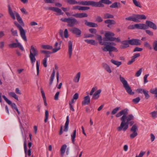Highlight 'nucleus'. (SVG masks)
<instances>
[{
	"instance_id": "nucleus-15",
	"label": "nucleus",
	"mask_w": 157,
	"mask_h": 157,
	"mask_svg": "<svg viewBox=\"0 0 157 157\" xmlns=\"http://www.w3.org/2000/svg\"><path fill=\"white\" fill-rule=\"evenodd\" d=\"M46 9L55 11L58 13H59V15H62L63 13L60 9L55 7H47Z\"/></svg>"
},
{
	"instance_id": "nucleus-46",
	"label": "nucleus",
	"mask_w": 157,
	"mask_h": 157,
	"mask_svg": "<svg viewBox=\"0 0 157 157\" xmlns=\"http://www.w3.org/2000/svg\"><path fill=\"white\" fill-rule=\"evenodd\" d=\"M121 43L126 46L129 45V44L131 45L130 40L123 41Z\"/></svg>"
},
{
	"instance_id": "nucleus-23",
	"label": "nucleus",
	"mask_w": 157,
	"mask_h": 157,
	"mask_svg": "<svg viewBox=\"0 0 157 157\" xmlns=\"http://www.w3.org/2000/svg\"><path fill=\"white\" fill-rule=\"evenodd\" d=\"M93 1H85L78 2V4L85 6L92 5Z\"/></svg>"
},
{
	"instance_id": "nucleus-28",
	"label": "nucleus",
	"mask_w": 157,
	"mask_h": 157,
	"mask_svg": "<svg viewBox=\"0 0 157 157\" xmlns=\"http://www.w3.org/2000/svg\"><path fill=\"white\" fill-rule=\"evenodd\" d=\"M69 116H68L66 117V121L64 126V132H67L68 130V126L69 125Z\"/></svg>"
},
{
	"instance_id": "nucleus-29",
	"label": "nucleus",
	"mask_w": 157,
	"mask_h": 157,
	"mask_svg": "<svg viewBox=\"0 0 157 157\" xmlns=\"http://www.w3.org/2000/svg\"><path fill=\"white\" fill-rule=\"evenodd\" d=\"M55 71L54 70H53L52 71V74L51 75L50 78V82L49 83V85L50 86L52 85V83L53 80L54 78L55 75Z\"/></svg>"
},
{
	"instance_id": "nucleus-38",
	"label": "nucleus",
	"mask_w": 157,
	"mask_h": 157,
	"mask_svg": "<svg viewBox=\"0 0 157 157\" xmlns=\"http://www.w3.org/2000/svg\"><path fill=\"white\" fill-rule=\"evenodd\" d=\"M113 17L114 16L113 15L109 13H105L103 15V17L105 19L112 18H113Z\"/></svg>"
},
{
	"instance_id": "nucleus-62",
	"label": "nucleus",
	"mask_w": 157,
	"mask_h": 157,
	"mask_svg": "<svg viewBox=\"0 0 157 157\" xmlns=\"http://www.w3.org/2000/svg\"><path fill=\"white\" fill-rule=\"evenodd\" d=\"M142 72V68H141L136 72L135 74V76L137 77H139L140 75Z\"/></svg>"
},
{
	"instance_id": "nucleus-56",
	"label": "nucleus",
	"mask_w": 157,
	"mask_h": 157,
	"mask_svg": "<svg viewBox=\"0 0 157 157\" xmlns=\"http://www.w3.org/2000/svg\"><path fill=\"white\" fill-rule=\"evenodd\" d=\"M142 48H140L138 47H136L133 50V52H141L143 50Z\"/></svg>"
},
{
	"instance_id": "nucleus-34",
	"label": "nucleus",
	"mask_w": 157,
	"mask_h": 157,
	"mask_svg": "<svg viewBox=\"0 0 157 157\" xmlns=\"http://www.w3.org/2000/svg\"><path fill=\"white\" fill-rule=\"evenodd\" d=\"M76 136V130H75L73 134L71 135L72 142L73 144H75V139Z\"/></svg>"
},
{
	"instance_id": "nucleus-14",
	"label": "nucleus",
	"mask_w": 157,
	"mask_h": 157,
	"mask_svg": "<svg viewBox=\"0 0 157 157\" xmlns=\"http://www.w3.org/2000/svg\"><path fill=\"white\" fill-rule=\"evenodd\" d=\"M68 53L69 55V58H71L72 53V42L70 40L68 43Z\"/></svg>"
},
{
	"instance_id": "nucleus-45",
	"label": "nucleus",
	"mask_w": 157,
	"mask_h": 157,
	"mask_svg": "<svg viewBox=\"0 0 157 157\" xmlns=\"http://www.w3.org/2000/svg\"><path fill=\"white\" fill-rule=\"evenodd\" d=\"M132 0L133 3L136 6L138 7H139L140 8L142 7V6L141 5V4L139 2L137 1L136 0Z\"/></svg>"
},
{
	"instance_id": "nucleus-9",
	"label": "nucleus",
	"mask_w": 157,
	"mask_h": 157,
	"mask_svg": "<svg viewBox=\"0 0 157 157\" xmlns=\"http://www.w3.org/2000/svg\"><path fill=\"white\" fill-rule=\"evenodd\" d=\"M71 31L72 33L76 35L78 37H80L81 36L82 31L77 28L73 27L71 29Z\"/></svg>"
},
{
	"instance_id": "nucleus-25",
	"label": "nucleus",
	"mask_w": 157,
	"mask_h": 157,
	"mask_svg": "<svg viewBox=\"0 0 157 157\" xmlns=\"http://www.w3.org/2000/svg\"><path fill=\"white\" fill-rule=\"evenodd\" d=\"M103 67L106 71L109 73H110L112 72V71L110 69V67L106 63H103L102 64Z\"/></svg>"
},
{
	"instance_id": "nucleus-7",
	"label": "nucleus",
	"mask_w": 157,
	"mask_h": 157,
	"mask_svg": "<svg viewBox=\"0 0 157 157\" xmlns=\"http://www.w3.org/2000/svg\"><path fill=\"white\" fill-rule=\"evenodd\" d=\"M102 50L104 52H109L110 55L112 57H114V55L111 52H117L118 50L115 47H111L107 46L106 47L101 48Z\"/></svg>"
},
{
	"instance_id": "nucleus-20",
	"label": "nucleus",
	"mask_w": 157,
	"mask_h": 157,
	"mask_svg": "<svg viewBox=\"0 0 157 157\" xmlns=\"http://www.w3.org/2000/svg\"><path fill=\"white\" fill-rule=\"evenodd\" d=\"M85 25L91 27H97L98 26V25L97 24L92 22H88L87 20L85 21Z\"/></svg>"
},
{
	"instance_id": "nucleus-33",
	"label": "nucleus",
	"mask_w": 157,
	"mask_h": 157,
	"mask_svg": "<svg viewBox=\"0 0 157 157\" xmlns=\"http://www.w3.org/2000/svg\"><path fill=\"white\" fill-rule=\"evenodd\" d=\"M80 77V72H78L75 75V78L73 79V81L75 82H78Z\"/></svg>"
},
{
	"instance_id": "nucleus-41",
	"label": "nucleus",
	"mask_w": 157,
	"mask_h": 157,
	"mask_svg": "<svg viewBox=\"0 0 157 157\" xmlns=\"http://www.w3.org/2000/svg\"><path fill=\"white\" fill-rule=\"evenodd\" d=\"M67 3L70 5H74L75 4H78V2H77L75 0H67Z\"/></svg>"
},
{
	"instance_id": "nucleus-61",
	"label": "nucleus",
	"mask_w": 157,
	"mask_h": 157,
	"mask_svg": "<svg viewBox=\"0 0 157 157\" xmlns=\"http://www.w3.org/2000/svg\"><path fill=\"white\" fill-rule=\"evenodd\" d=\"M89 32L91 33H94L96 34L97 32L96 29L93 28L90 29H89Z\"/></svg>"
},
{
	"instance_id": "nucleus-32",
	"label": "nucleus",
	"mask_w": 157,
	"mask_h": 157,
	"mask_svg": "<svg viewBox=\"0 0 157 157\" xmlns=\"http://www.w3.org/2000/svg\"><path fill=\"white\" fill-rule=\"evenodd\" d=\"M120 7V3L117 2L113 3L112 5L110 6V7L111 8H118Z\"/></svg>"
},
{
	"instance_id": "nucleus-50",
	"label": "nucleus",
	"mask_w": 157,
	"mask_h": 157,
	"mask_svg": "<svg viewBox=\"0 0 157 157\" xmlns=\"http://www.w3.org/2000/svg\"><path fill=\"white\" fill-rule=\"evenodd\" d=\"M48 112L47 110L45 111V118L44 120L45 122H47L48 117Z\"/></svg>"
},
{
	"instance_id": "nucleus-51",
	"label": "nucleus",
	"mask_w": 157,
	"mask_h": 157,
	"mask_svg": "<svg viewBox=\"0 0 157 157\" xmlns=\"http://www.w3.org/2000/svg\"><path fill=\"white\" fill-rule=\"evenodd\" d=\"M140 98L138 97L135 98L133 99L132 100V101L135 104H137L140 101Z\"/></svg>"
},
{
	"instance_id": "nucleus-6",
	"label": "nucleus",
	"mask_w": 157,
	"mask_h": 157,
	"mask_svg": "<svg viewBox=\"0 0 157 157\" xmlns=\"http://www.w3.org/2000/svg\"><path fill=\"white\" fill-rule=\"evenodd\" d=\"M15 25L18 28L20 33V34L22 38L25 41H27V39L26 36V32L24 29L21 27V25H20L16 21L14 22Z\"/></svg>"
},
{
	"instance_id": "nucleus-21",
	"label": "nucleus",
	"mask_w": 157,
	"mask_h": 157,
	"mask_svg": "<svg viewBox=\"0 0 157 157\" xmlns=\"http://www.w3.org/2000/svg\"><path fill=\"white\" fill-rule=\"evenodd\" d=\"M90 102V99L89 95H87L84 98V101L82 102V105H88Z\"/></svg>"
},
{
	"instance_id": "nucleus-36",
	"label": "nucleus",
	"mask_w": 157,
	"mask_h": 157,
	"mask_svg": "<svg viewBox=\"0 0 157 157\" xmlns=\"http://www.w3.org/2000/svg\"><path fill=\"white\" fill-rule=\"evenodd\" d=\"M105 24L109 25H114L116 24L115 21L114 20L108 19L105 21Z\"/></svg>"
},
{
	"instance_id": "nucleus-52",
	"label": "nucleus",
	"mask_w": 157,
	"mask_h": 157,
	"mask_svg": "<svg viewBox=\"0 0 157 157\" xmlns=\"http://www.w3.org/2000/svg\"><path fill=\"white\" fill-rule=\"evenodd\" d=\"M153 46L154 49L157 51V40H155L153 44Z\"/></svg>"
},
{
	"instance_id": "nucleus-4",
	"label": "nucleus",
	"mask_w": 157,
	"mask_h": 157,
	"mask_svg": "<svg viewBox=\"0 0 157 157\" xmlns=\"http://www.w3.org/2000/svg\"><path fill=\"white\" fill-rule=\"evenodd\" d=\"M120 79L123 85V87L124 88L127 93L130 95L134 94V92L132 91L127 81L124 78L122 77L121 75H120Z\"/></svg>"
},
{
	"instance_id": "nucleus-11",
	"label": "nucleus",
	"mask_w": 157,
	"mask_h": 157,
	"mask_svg": "<svg viewBox=\"0 0 157 157\" xmlns=\"http://www.w3.org/2000/svg\"><path fill=\"white\" fill-rule=\"evenodd\" d=\"M141 42L140 40L138 39H133L130 40L131 45H140Z\"/></svg>"
},
{
	"instance_id": "nucleus-53",
	"label": "nucleus",
	"mask_w": 157,
	"mask_h": 157,
	"mask_svg": "<svg viewBox=\"0 0 157 157\" xmlns=\"http://www.w3.org/2000/svg\"><path fill=\"white\" fill-rule=\"evenodd\" d=\"M95 20L96 21L98 22H101L103 21L102 18L99 16H98L97 17Z\"/></svg>"
},
{
	"instance_id": "nucleus-47",
	"label": "nucleus",
	"mask_w": 157,
	"mask_h": 157,
	"mask_svg": "<svg viewBox=\"0 0 157 157\" xmlns=\"http://www.w3.org/2000/svg\"><path fill=\"white\" fill-rule=\"evenodd\" d=\"M153 118H155L157 117V111H154L150 113Z\"/></svg>"
},
{
	"instance_id": "nucleus-1",
	"label": "nucleus",
	"mask_w": 157,
	"mask_h": 157,
	"mask_svg": "<svg viewBox=\"0 0 157 157\" xmlns=\"http://www.w3.org/2000/svg\"><path fill=\"white\" fill-rule=\"evenodd\" d=\"M128 111V109L126 108L121 110L116 114V117H117L122 116L120 118V120L121 121L120 125L117 128V130L119 132L121 130L125 132L128 128L129 125L131 126L132 125L130 129V131L133 133L130 135V137L131 138L133 139L138 135L137 131L138 128L136 124L133 125L135 123L133 121L134 119V116L132 114L127 115Z\"/></svg>"
},
{
	"instance_id": "nucleus-31",
	"label": "nucleus",
	"mask_w": 157,
	"mask_h": 157,
	"mask_svg": "<svg viewBox=\"0 0 157 157\" xmlns=\"http://www.w3.org/2000/svg\"><path fill=\"white\" fill-rule=\"evenodd\" d=\"M67 147V146L66 144L63 145L60 149V153L61 156L63 157L65 151V150Z\"/></svg>"
},
{
	"instance_id": "nucleus-37",
	"label": "nucleus",
	"mask_w": 157,
	"mask_h": 157,
	"mask_svg": "<svg viewBox=\"0 0 157 157\" xmlns=\"http://www.w3.org/2000/svg\"><path fill=\"white\" fill-rule=\"evenodd\" d=\"M104 46V47H106L107 46H109L111 47H114L112 46H115L116 44L113 42H105Z\"/></svg>"
},
{
	"instance_id": "nucleus-2",
	"label": "nucleus",
	"mask_w": 157,
	"mask_h": 157,
	"mask_svg": "<svg viewBox=\"0 0 157 157\" xmlns=\"http://www.w3.org/2000/svg\"><path fill=\"white\" fill-rule=\"evenodd\" d=\"M8 7L9 13L12 18L13 20H15V15L17 19L20 24L22 26H24V22L20 16L17 12L15 11H14V12H13L10 5H8Z\"/></svg>"
},
{
	"instance_id": "nucleus-39",
	"label": "nucleus",
	"mask_w": 157,
	"mask_h": 157,
	"mask_svg": "<svg viewBox=\"0 0 157 157\" xmlns=\"http://www.w3.org/2000/svg\"><path fill=\"white\" fill-rule=\"evenodd\" d=\"M111 62L113 64L117 65V67H119L121 64V62L117 61L113 59L111 60Z\"/></svg>"
},
{
	"instance_id": "nucleus-8",
	"label": "nucleus",
	"mask_w": 157,
	"mask_h": 157,
	"mask_svg": "<svg viewBox=\"0 0 157 157\" xmlns=\"http://www.w3.org/2000/svg\"><path fill=\"white\" fill-rule=\"evenodd\" d=\"M9 47L11 48H15L18 47L20 50L23 51L24 48L20 43H13L9 45Z\"/></svg>"
},
{
	"instance_id": "nucleus-27",
	"label": "nucleus",
	"mask_w": 157,
	"mask_h": 157,
	"mask_svg": "<svg viewBox=\"0 0 157 157\" xmlns=\"http://www.w3.org/2000/svg\"><path fill=\"white\" fill-rule=\"evenodd\" d=\"M136 19H137L136 22L139 21V20L146 19V17L144 15H136Z\"/></svg>"
},
{
	"instance_id": "nucleus-19",
	"label": "nucleus",
	"mask_w": 157,
	"mask_h": 157,
	"mask_svg": "<svg viewBox=\"0 0 157 157\" xmlns=\"http://www.w3.org/2000/svg\"><path fill=\"white\" fill-rule=\"evenodd\" d=\"M140 56V53H136L135 54L134 56H132L131 59L127 63V64L128 65L131 64L135 61L136 58L139 57Z\"/></svg>"
},
{
	"instance_id": "nucleus-64",
	"label": "nucleus",
	"mask_w": 157,
	"mask_h": 157,
	"mask_svg": "<svg viewBox=\"0 0 157 157\" xmlns=\"http://www.w3.org/2000/svg\"><path fill=\"white\" fill-rule=\"evenodd\" d=\"M47 59L46 58H44L43 61V64L45 67H47Z\"/></svg>"
},
{
	"instance_id": "nucleus-58",
	"label": "nucleus",
	"mask_w": 157,
	"mask_h": 157,
	"mask_svg": "<svg viewBox=\"0 0 157 157\" xmlns=\"http://www.w3.org/2000/svg\"><path fill=\"white\" fill-rule=\"evenodd\" d=\"M103 3L109 5L112 3L109 0H101Z\"/></svg>"
},
{
	"instance_id": "nucleus-30",
	"label": "nucleus",
	"mask_w": 157,
	"mask_h": 157,
	"mask_svg": "<svg viewBox=\"0 0 157 157\" xmlns=\"http://www.w3.org/2000/svg\"><path fill=\"white\" fill-rule=\"evenodd\" d=\"M125 20L127 21H132L134 22H136L137 19H136V15L134 16H130L125 18Z\"/></svg>"
},
{
	"instance_id": "nucleus-42",
	"label": "nucleus",
	"mask_w": 157,
	"mask_h": 157,
	"mask_svg": "<svg viewBox=\"0 0 157 157\" xmlns=\"http://www.w3.org/2000/svg\"><path fill=\"white\" fill-rule=\"evenodd\" d=\"M42 48L44 49H46L48 50H50L53 49V47L49 45H42L41 46Z\"/></svg>"
},
{
	"instance_id": "nucleus-59",
	"label": "nucleus",
	"mask_w": 157,
	"mask_h": 157,
	"mask_svg": "<svg viewBox=\"0 0 157 157\" xmlns=\"http://www.w3.org/2000/svg\"><path fill=\"white\" fill-rule=\"evenodd\" d=\"M145 154V151H140L139 155H136L135 157H142Z\"/></svg>"
},
{
	"instance_id": "nucleus-60",
	"label": "nucleus",
	"mask_w": 157,
	"mask_h": 157,
	"mask_svg": "<svg viewBox=\"0 0 157 157\" xmlns=\"http://www.w3.org/2000/svg\"><path fill=\"white\" fill-rule=\"evenodd\" d=\"M144 46L149 48L151 50L152 49V47L150 44L147 42H146L144 43Z\"/></svg>"
},
{
	"instance_id": "nucleus-40",
	"label": "nucleus",
	"mask_w": 157,
	"mask_h": 157,
	"mask_svg": "<svg viewBox=\"0 0 157 157\" xmlns=\"http://www.w3.org/2000/svg\"><path fill=\"white\" fill-rule=\"evenodd\" d=\"M11 34L14 36H18V32L17 30H14L13 28H12L11 29Z\"/></svg>"
},
{
	"instance_id": "nucleus-24",
	"label": "nucleus",
	"mask_w": 157,
	"mask_h": 157,
	"mask_svg": "<svg viewBox=\"0 0 157 157\" xmlns=\"http://www.w3.org/2000/svg\"><path fill=\"white\" fill-rule=\"evenodd\" d=\"M84 41L88 44H90L92 45H98V42L94 40L86 39Z\"/></svg>"
},
{
	"instance_id": "nucleus-10",
	"label": "nucleus",
	"mask_w": 157,
	"mask_h": 157,
	"mask_svg": "<svg viewBox=\"0 0 157 157\" xmlns=\"http://www.w3.org/2000/svg\"><path fill=\"white\" fill-rule=\"evenodd\" d=\"M114 35L115 34L111 32H108L105 34V40L112 41L111 39L113 38V37Z\"/></svg>"
},
{
	"instance_id": "nucleus-57",
	"label": "nucleus",
	"mask_w": 157,
	"mask_h": 157,
	"mask_svg": "<svg viewBox=\"0 0 157 157\" xmlns=\"http://www.w3.org/2000/svg\"><path fill=\"white\" fill-rule=\"evenodd\" d=\"M94 36V35L91 34H85L84 35V37L86 38L92 37Z\"/></svg>"
},
{
	"instance_id": "nucleus-63",
	"label": "nucleus",
	"mask_w": 157,
	"mask_h": 157,
	"mask_svg": "<svg viewBox=\"0 0 157 157\" xmlns=\"http://www.w3.org/2000/svg\"><path fill=\"white\" fill-rule=\"evenodd\" d=\"M64 36L66 38H67L69 36L68 34V30L67 29H65L64 31Z\"/></svg>"
},
{
	"instance_id": "nucleus-26",
	"label": "nucleus",
	"mask_w": 157,
	"mask_h": 157,
	"mask_svg": "<svg viewBox=\"0 0 157 157\" xmlns=\"http://www.w3.org/2000/svg\"><path fill=\"white\" fill-rule=\"evenodd\" d=\"M96 35L97 36L96 39L98 41L99 43L101 45H103L104 46L105 42H102V37L101 36L97 34H96Z\"/></svg>"
},
{
	"instance_id": "nucleus-55",
	"label": "nucleus",
	"mask_w": 157,
	"mask_h": 157,
	"mask_svg": "<svg viewBox=\"0 0 157 157\" xmlns=\"http://www.w3.org/2000/svg\"><path fill=\"white\" fill-rule=\"evenodd\" d=\"M39 67H40V63H39L38 61L36 62V67L37 70V75H38L39 73Z\"/></svg>"
},
{
	"instance_id": "nucleus-5",
	"label": "nucleus",
	"mask_w": 157,
	"mask_h": 157,
	"mask_svg": "<svg viewBox=\"0 0 157 157\" xmlns=\"http://www.w3.org/2000/svg\"><path fill=\"white\" fill-rule=\"evenodd\" d=\"M60 20L63 22L68 23L67 25L69 27H73L75 25L79 23L77 20L74 18H61Z\"/></svg>"
},
{
	"instance_id": "nucleus-43",
	"label": "nucleus",
	"mask_w": 157,
	"mask_h": 157,
	"mask_svg": "<svg viewBox=\"0 0 157 157\" xmlns=\"http://www.w3.org/2000/svg\"><path fill=\"white\" fill-rule=\"evenodd\" d=\"M9 94L11 97L14 98L17 100H18V98L15 93L14 92H10L9 93Z\"/></svg>"
},
{
	"instance_id": "nucleus-48",
	"label": "nucleus",
	"mask_w": 157,
	"mask_h": 157,
	"mask_svg": "<svg viewBox=\"0 0 157 157\" xmlns=\"http://www.w3.org/2000/svg\"><path fill=\"white\" fill-rule=\"evenodd\" d=\"M61 41H60L59 44V46L57 47V48H54L52 49V53H55L60 49V45L61 44Z\"/></svg>"
},
{
	"instance_id": "nucleus-49",
	"label": "nucleus",
	"mask_w": 157,
	"mask_h": 157,
	"mask_svg": "<svg viewBox=\"0 0 157 157\" xmlns=\"http://www.w3.org/2000/svg\"><path fill=\"white\" fill-rule=\"evenodd\" d=\"M148 92L147 90H143V93L144 94L145 98L146 99H148L150 97V96L148 94Z\"/></svg>"
},
{
	"instance_id": "nucleus-3",
	"label": "nucleus",
	"mask_w": 157,
	"mask_h": 157,
	"mask_svg": "<svg viewBox=\"0 0 157 157\" xmlns=\"http://www.w3.org/2000/svg\"><path fill=\"white\" fill-rule=\"evenodd\" d=\"M38 55V52L36 48H35L33 45H32L30 49L29 57L31 63L33 65L34 64V63L36 60L35 57L37 56Z\"/></svg>"
},
{
	"instance_id": "nucleus-18",
	"label": "nucleus",
	"mask_w": 157,
	"mask_h": 157,
	"mask_svg": "<svg viewBox=\"0 0 157 157\" xmlns=\"http://www.w3.org/2000/svg\"><path fill=\"white\" fill-rule=\"evenodd\" d=\"M92 6L97 7H103L104 5L103 4L101 0L99 2H95L93 1Z\"/></svg>"
},
{
	"instance_id": "nucleus-44",
	"label": "nucleus",
	"mask_w": 157,
	"mask_h": 157,
	"mask_svg": "<svg viewBox=\"0 0 157 157\" xmlns=\"http://www.w3.org/2000/svg\"><path fill=\"white\" fill-rule=\"evenodd\" d=\"M150 92L152 94H155V96L157 98V88L154 89H151L150 90Z\"/></svg>"
},
{
	"instance_id": "nucleus-54",
	"label": "nucleus",
	"mask_w": 157,
	"mask_h": 157,
	"mask_svg": "<svg viewBox=\"0 0 157 157\" xmlns=\"http://www.w3.org/2000/svg\"><path fill=\"white\" fill-rule=\"evenodd\" d=\"M120 109V107H117L116 108L113 110L111 112V114L113 115H114L116 114Z\"/></svg>"
},
{
	"instance_id": "nucleus-12",
	"label": "nucleus",
	"mask_w": 157,
	"mask_h": 157,
	"mask_svg": "<svg viewBox=\"0 0 157 157\" xmlns=\"http://www.w3.org/2000/svg\"><path fill=\"white\" fill-rule=\"evenodd\" d=\"M146 25L148 27V28L149 27L154 30H156L157 29L156 25L152 21H146Z\"/></svg>"
},
{
	"instance_id": "nucleus-13",
	"label": "nucleus",
	"mask_w": 157,
	"mask_h": 157,
	"mask_svg": "<svg viewBox=\"0 0 157 157\" xmlns=\"http://www.w3.org/2000/svg\"><path fill=\"white\" fill-rule=\"evenodd\" d=\"M2 97L6 101V102L9 105H10L13 108L15 109L17 108L16 105L13 103H12L11 101L9 100L5 95H3Z\"/></svg>"
},
{
	"instance_id": "nucleus-35",
	"label": "nucleus",
	"mask_w": 157,
	"mask_h": 157,
	"mask_svg": "<svg viewBox=\"0 0 157 157\" xmlns=\"http://www.w3.org/2000/svg\"><path fill=\"white\" fill-rule=\"evenodd\" d=\"M41 92L44 100V105L45 106H47V104L46 102V98L45 95V93L42 89H41Z\"/></svg>"
},
{
	"instance_id": "nucleus-16",
	"label": "nucleus",
	"mask_w": 157,
	"mask_h": 157,
	"mask_svg": "<svg viewBox=\"0 0 157 157\" xmlns=\"http://www.w3.org/2000/svg\"><path fill=\"white\" fill-rule=\"evenodd\" d=\"M72 16L77 18H82L87 17H88V14L85 13H77L72 15Z\"/></svg>"
},
{
	"instance_id": "nucleus-17",
	"label": "nucleus",
	"mask_w": 157,
	"mask_h": 157,
	"mask_svg": "<svg viewBox=\"0 0 157 157\" xmlns=\"http://www.w3.org/2000/svg\"><path fill=\"white\" fill-rule=\"evenodd\" d=\"M136 29H148V27L147 25L144 24H136Z\"/></svg>"
},
{
	"instance_id": "nucleus-22",
	"label": "nucleus",
	"mask_w": 157,
	"mask_h": 157,
	"mask_svg": "<svg viewBox=\"0 0 157 157\" xmlns=\"http://www.w3.org/2000/svg\"><path fill=\"white\" fill-rule=\"evenodd\" d=\"M101 91V90H99L96 91L93 95L92 99L96 100L99 97V94Z\"/></svg>"
}]
</instances>
